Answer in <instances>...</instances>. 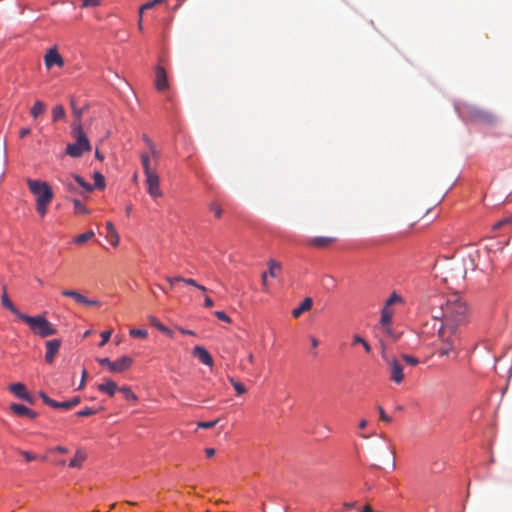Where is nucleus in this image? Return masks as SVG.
<instances>
[{"label": "nucleus", "mask_w": 512, "mask_h": 512, "mask_svg": "<svg viewBox=\"0 0 512 512\" xmlns=\"http://www.w3.org/2000/svg\"><path fill=\"white\" fill-rule=\"evenodd\" d=\"M432 320L425 323L422 333L435 337L433 345L441 357L456 354L458 330L467 324L468 304L458 293L436 295L429 301Z\"/></svg>", "instance_id": "1"}, {"label": "nucleus", "mask_w": 512, "mask_h": 512, "mask_svg": "<svg viewBox=\"0 0 512 512\" xmlns=\"http://www.w3.org/2000/svg\"><path fill=\"white\" fill-rule=\"evenodd\" d=\"M30 192L36 197L35 209L38 215L43 218L47 214L48 206L53 200L54 194L50 185L41 180L26 179Z\"/></svg>", "instance_id": "2"}, {"label": "nucleus", "mask_w": 512, "mask_h": 512, "mask_svg": "<svg viewBox=\"0 0 512 512\" xmlns=\"http://www.w3.org/2000/svg\"><path fill=\"white\" fill-rule=\"evenodd\" d=\"M72 134L76 139L75 143L68 144L66 147V154L78 158L82 156L84 152H88L91 150V145L88 137L84 133L82 129V124L73 123L72 124Z\"/></svg>", "instance_id": "3"}, {"label": "nucleus", "mask_w": 512, "mask_h": 512, "mask_svg": "<svg viewBox=\"0 0 512 512\" xmlns=\"http://www.w3.org/2000/svg\"><path fill=\"white\" fill-rule=\"evenodd\" d=\"M20 320L25 322L35 335L42 338L55 335L57 332L53 325L44 316L41 315L29 316L23 314L20 316Z\"/></svg>", "instance_id": "4"}, {"label": "nucleus", "mask_w": 512, "mask_h": 512, "mask_svg": "<svg viewBox=\"0 0 512 512\" xmlns=\"http://www.w3.org/2000/svg\"><path fill=\"white\" fill-rule=\"evenodd\" d=\"M382 358L389 368L391 380L397 384H400L405 378L403 372L404 364L402 361L396 357H388L384 348L382 350Z\"/></svg>", "instance_id": "5"}, {"label": "nucleus", "mask_w": 512, "mask_h": 512, "mask_svg": "<svg viewBox=\"0 0 512 512\" xmlns=\"http://www.w3.org/2000/svg\"><path fill=\"white\" fill-rule=\"evenodd\" d=\"M465 114L471 121L479 124L493 125L497 121L493 113L479 107H468Z\"/></svg>", "instance_id": "6"}, {"label": "nucleus", "mask_w": 512, "mask_h": 512, "mask_svg": "<svg viewBox=\"0 0 512 512\" xmlns=\"http://www.w3.org/2000/svg\"><path fill=\"white\" fill-rule=\"evenodd\" d=\"M97 362L105 366L111 373H121L128 370L133 363V360L129 356H122L115 361H111L109 358H98Z\"/></svg>", "instance_id": "7"}, {"label": "nucleus", "mask_w": 512, "mask_h": 512, "mask_svg": "<svg viewBox=\"0 0 512 512\" xmlns=\"http://www.w3.org/2000/svg\"><path fill=\"white\" fill-rule=\"evenodd\" d=\"M145 177V183L149 195L153 198L161 197L162 191L160 189V179L157 172L145 174Z\"/></svg>", "instance_id": "8"}, {"label": "nucleus", "mask_w": 512, "mask_h": 512, "mask_svg": "<svg viewBox=\"0 0 512 512\" xmlns=\"http://www.w3.org/2000/svg\"><path fill=\"white\" fill-rule=\"evenodd\" d=\"M44 63L47 69H51L53 66L63 67L64 59L56 48H50L44 56Z\"/></svg>", "instance_id": "9"}, {"label": "nucleus", "mask_w": 512, "mask_h": 512, "mask_svg": "<svg viewBox=\"0 0 512 512\" xmlns=\"http://www.w3.org/2000/svg\"><path fill=\"white\" fill-rule=\"evenodd\" d=\"M46 353H45V361L49 364L53 363L56 355L59 352L61 347V341L59 339L49 340L45 343Z\"/></svg>", "instance_id": "10"}, {"label": "nucleus", "mask_w": 512, "mask_h": 512, "mask_svg": "<svg viewBox=\"0 0 512 512\" xmlns=\"http://www.w3.org/2000/svg\"><path fill=\"white\" fill-rule=\"evenodd\" d=\"M155 86L159 91H164L169 87L167 73L162 66H157L155 69Z\"/></svg>", "instance_id": "11"}, {"label": "nucleus", "mask_w": 512, "mask_h": 512, "mask_svg": "<svg viewBox=\"0 0 512 512\" xmlns=\"http://www.w3.org/2000/svg\"><path fill=\"white\" fill-rule=\"evenodd\" d=\"M268 266H269V271L264 272L261 275V282H262L264 289H266V290L268 289L267 276L269 275L271 277H277V271L281 270V264L273 259L269 260Z\"/></svg>", "instance_id": "12"}, {"label": "nucleus", "mask_w": 512, "mask_h": 512, "mask_svg": "<svg viewBox=\"0 0 512 512\" xmlns=\"http://www.w3.org/2000/svg\"><path fill=\"white\" fill-rule=\"evenodd\" d=\"M192 354H193V356L197 357L201 363L208 365V366L213 365V358L204 347H201V346L194 347Z\"/></svg>", "instance_id": "13"}, {"label": "nucleus", "mask_w": 512, "mask_h": 512, "mask_svg": "<svg viewBox=\"0 0 512 512\" xmlns=\"http://www.w3.org/2000/svg\"><path fill=\"white\" fill-rule=\"evenodd\" d=\"M39 396H40V398L42 399V401L46 405H48V406H50L52 408L64 409V410H70L71 409L70 404H69V400L68 401H63V402L55 401L52 398L48 397L43 391L39 392Z\"/></svg>", "instance_id": "14"}, {"label": "nucleus", "mask_w": 512, "mask_h": 512, "mask_svg": "<svg viewBox=\"0 0 512 512\" xmlns=\"http://www.w3.org/2000/svg\"><path fill=\"white\" fill-rule=\"evenodd\" d=\"M336 241L335 237H324V236H318L310 238L307 243L310 246L316 247V248H326L332 245Z\"/></svg>", "instance_id": "15"}, {"label": "nucleus", "mask_w": 512, "mask_h": 512, "mask_svg": "<svg viewBox=\"0 0 512 512\" xmlns=\"http://www.w3.org/2000/svg\"><path fill=\"white\" fill-rule=\"evenodd\" d=\"M10 410L18 416H27L31 419H35L38 414L22 404L13 403L10 406Z\"/></svg>", "instance_id": "16"}, {"label": "nucleus", "mask_w": 512, "mask_h": 512, "mask_svg": "<svg viewBox=\"0 0 512 512\" xmlns=\"http://www.w3.org/2000/svg\"><path fill=\"white\" fill-rule=\"evenodd\" d=\"M312 306V298L306 297L297 308L292 310V316L294 318H299L304 312L311 310Z\"/></svg>", "instance_id": "17"}, {"label": "nucleus", "mask_w": 512, "mask_h": 512, "mask_svg": "<svg viewBox=\"0 0 512 512\" xmlns=\"http://www.w3.org/2000/svg\"><path fill=\"white\" fill-rule=\"evenodd\" d=\"M1 303L2 305L7 308L8 310H10L13 314H15L19 319H20V316L23 315V313H21L17 308L16 306L11 302V300L9 299L8 297V294H7V291H6V286H3V294L1 296Z\"/></svg>", "instance_id": "18"}, {"label": "nucleus", "mask_w": 512, "mask_h": 512, "mask_svg": "<svg viewBox=\"0 0 512 512\" xmlns=\"http://www.w3.org/2000/svg\"><path fill=\"white\" fill-rule=\"evenodd\" d=\"M87 455L82 448L76 450L74 457L69 462V467L80 468L83 462L86 460Z\"/></svg>", "instance_id": "19"}, {"label": "nucleus", "mask_w": 512, "mask_h": 512, "mask_svg": "<svg viewBox=\"0 0 512 512\" xmlns=\"http://www.w3.org/2000/svg\"><path fill=\"white\" fill-rule=\"evenodd\" d=\"M97 388L100 392L105 393L110 397L114 396L115 392L119 390L116 382L113 380H107L105 383L99 384Z\"/></svg>", "instance_id": "20"}, {"label": "nucleus", "mask_w": 512, "mask_h": 512, "mask_svg": "<svg viewBox=\"0 0 512 512\" xmlns=\"http://www.w3.org/2000/svg\"><path fill=\"white\" fill-rule=\"evenodd\" d=\"M71 178L75 181L76 185L82 189L81 191L84 194L90 193L94 190V187L90 183L86 182L81 176L72 174Z\"/></svg>", "instance_id": "21"}, {"label": "nucleus", "mask_w": 512, "mask_h": 512, "mask_svg": "<svg viewBox=\"0 0 512 512\" xmlns=\"http://www.w3.org/2000/svg\"><path fill=\"white\" fill-rule=\"evenodd\" d=\"M141 164L144 169V174H150L156 172V169L152 167L151 165V158L149 153L142 152L140 154Z\"/></svg>", "instance_id": "22"}, {"label": "nucleus", "mask_w": 512, "mask_h": 512, "mask_svg": "<svg viewBox=\"0 0 512 512\" xmlns=\"http://www.w3.org/2000/svg\"><path fill=\"white\" fill-rule=\"evenodd\" d=\"M46 110V104L43 101H36L30 109V114L34 119H37L44 114Z\"/></svg>", "instance_id": "23"}, {"label": "nucleus", "mask_w": 512, "mask_h": 512, "mask_svg": "<svg viewBox=\"0 0 512 512\" xmlns=\"http://www.w3.org/2000/svg\"><path fill=\"white\" fill-rule=\"evenodd\" d=\"M393 314H394V311L391 308L383 307V309L381 311V319H380L381 325L382 326L390 325Z\"/></svg>", "instance_id": "24"}, {"label": "nucleus", "mask_w": 512, "mask_h": 512, "mask_svg": "<svg viewBox=\"0 0 512 512\" xmlns=\"http://www.w3.org/2000/svg\"><path fill=\"white\" fill-rule=\"evenodd\" d=\"M9 390L19 399H22V396L27 392L25 385L22 383L11 384Z\"/></svg>", "instance_id": "25"}, {"label": "nucleus", "mask_w": 512, "mask_h": 512, "mask_svg": "<svg viewBox=\"0 0 512 512\" xmlns=\"http://www.w3.org/2000/svg\"><path fill=\"white\" fill-rule=\"evenodd\" d=\"M72 203L74 205V213L77 215H88L90 213L89 209L78 199H72Z\"/></svg>", "instance_id": "26"}, {"label": "nucleus", "mask_w": 512, "mask_h": 512, "mask_svg": "<svg viewBox=\"0 0 512 512\" xmlns=\"http://www.w3.org/2000/svg\"><path fill=\"white\" fill-rule=\"evenodd\" d=\"M149 321L151 323L152 326L156 327L159 331L165 333L166 335L168 336H172V331L167 328L166 326H164L156 317H153L151 316L149 318Z\"/></svg>", "instance_id": "27"}, {"label": "nucleus", "mask_w": 512, "mask_h": 512, "mask_svg": "<svg viewBox=\"0 0 512 512\" xmlns=\"http://www.w3.org/2000/svg\"><path fill=\"white\" fill-rule=\"evenodd\" d=\"M70 105H71V108H72V112H73V114L75 116V121L73 123L81 124V117H82L83 109L77 107L76 100H75L74 97L70 98Z\"/></svg>", "instance_id": "28"}, {"label": "nucleus", "mask_w": 512, "mask_h": 512, "mask_svg": "<svg viewBox=\"0 0 512 512\" xmlns=\"http://www.w3.org/2000/svg\"><path fill=\"white\" fill-rule=\"evenodd\" d=\"M62 295L73 298L79 304L85 302V296L75 290H63Z\"/></svg>", "instance_id": "29"}, {"label": "nucleus", "mask_w": 512, "mask_h": 512, "mask_svg": "<svg viewBox=\"0 0 512 512\" xmlns=\"http://www.w3.org/2000/svg\"><path fill=\"white\" fill-rule=\"evenodd\" d=\"M65 109L62 105H56L53 109H52V120L53 122H57L61 119H64L65 118Z\"/></svg>", "instance_id": "30"}, {"label": "nucleus", "mask_w": 512, "mask_h": 512, "mask_svg": "<svg viewBox=\"0 0 512 512\" xmlns=\"http://www.w3.org/2000/svg\"><path fill=\"white\" fill-rule=\"evenodd\" d=\"M94 184L92 185L94 189H104L105 188V179L104 176L100 172H94L93 174Z\"/></svg>", "instance_id": "31"}, {"label": "nucleus", "mask_w": 512, "mask_h": 512, "mask_svg": "<svg viewBox=\"0 0 512 512\" xmlns=\"http://www.w3.org/2000/svg\"><path fill=\"white\" fill-rule=\"evenodd\" d=\"M119 391L124 395L125 399H127L129 401H133V402H137L138 401V397L130 389V387H127V386L121 387V388H119Z\"/></svg>", "instance_id": "32"}, {"label": "nucleus", "mask_w": 512, "mask_h": 512, "mask_svg": "<svg viewBox=\"0 0 512 512\" xmlns=\"http://www.w3.org/2000/svg\"><path fill=\"white\" fill-rule=\"evenodd\" d=\"M94 237V232L93 231H87L83 234H80L78 236L75 237L74 239V242L76 244H84L85 242L91 240L92 238Z\"/></svg>", "instance_id": "33"}, {"label": "nucleus", "mask_w": 512, "mask_h": 512, "mask_svg": "<svg viewBox=\"0 0 512 512\" xmlns=\"http://www.w3.org/2000/svg\"><path fill=\"white\" fill-rule=\"evenodd\" d=\"M403 364H408L410 366H416L419 364V359L408 354H402L399 358Z\"/></svg>", "instance_id": "34"}, {"label": "nucleus", "mask_w": 512, "mask_h": 512, "mask_svg": "<svg viewBox=\"0 0 512 512\" xmlns=\"http://www.w3.org/2000/svg\"><path fill=\"white\" fill-rule=\"evenodd\" d=\"M509 224H512V215H511V216H508V217H505V218H503V219H501V220L497 221V222L493 225L492 229H493L494 231H496V230H499V229H501L502 227H504V226H506V225H509Z\"/></svg>", "instance_id": "35"}, {"label": "nucleus", "mask_w": 512, "mask_h": 512, "mask_svg": "<svg viewBox=\"0 0 512 512\" xmlns=\"http://www.w3.org/2000/svg\"><path fill=\"white\" fill-rule=\"evenodd\" d=\"M230 383L232 384L238 395L246 393V387L242 383L236 381L234 378H230Z\"/></svg>", "instance_id": "36"}, {"label": "nucleus", "mask_w": 512, "mask_h": 512, "mask_svg": "<svg viewBox=\"0 0 512 512\" xmlns=\"http://www.w3.org/2000/svg\"><path fill=\"white\" fill-rule=\"evenodd\" d=\"M129 334H130V336L135 337V338L145 339L148 335V332L145 329L133 328L129 331Z\"/></svg>", "instance_id": "37"}, {"label": "nucleus", "mask_w": 512, "mask_h": 512, "mask_svg": "<svg viewBox=\"0 0 512 512\" xmlns=\"http://www.w3.org/2000/svg\"><path fill=\"white\" fill-rule=\"evenodd\" d=\"M164 1L165 0H153V1L145 3L139 9L140 16L142 15L144 10L151 9V8L155 7L156 5L163 3Z\"/></svg>", "instance_id": "38"}, {"label": "nucleus", "mask_w": 512, "mask_h": 512, "mask_svg": "<svg viewBox=\"0 0 512 512\" xmlns=\"http://www.w3.org/2000/svg\"><path fill=\"white\" fill-rule=\"evenodd\" d=\"M209 208L214 213L216 218H220L222 216L223 209L217 202L210 203Z\"/></svg>", "instance_id": "39"}, {"label": "nucleus", "mask_w": 512, "mask_h": 512, "mask_svg": "<svg viewBox=\"0 0 512 512\" xmlns=\"http://www.w3.org/2000/svg\"><path fill=\"white\" fill-rule=\"evenodd\" d=\"M65 187L71 193H75V194H79V195H84V193L81 190L78 189L76 183H73V182H71L69 180H67L65 182Z\"/></svg>", "instance_id": "40"}, {"label": "nucleus", "mask_w": 512, "mask_h": 512, "mask_svg": "<svg viewBox=\"0 0 512 512\" xmlns=\"http://www.w3.org/2000/svg\"><path fill=\"white\" fill-rule=\"evenodd\" d=\"M106 228H107L108 233L111 236V238H116V242H119V235H118L113 223L108 221L106 223Z\"/></svg>", "instance_id": "41"}, {"label": "nucleus", "mask_w": 512, "mask_h": 512, "mask_svg": "<svg viewBox=\"0 0 512 512\" xmlns=\"http://www.w3.org/2000/svg\"><path fill=\"white\" fill-rule=\"evenodd\" d=\"M182 282L185 283V284L194 286V287L198 288L199 290H201L203 292H205L207 290L205 286L196 283V281L194 279H191V278H183Z\"/></svg>", "instance_id": "42"}, {"label": "nucleus", "mask_w": 512, "mask_h": 512, "mask_svg": "<svg viewBox=\"0 0 512 512\" xmlns=\"http://www.w3.org/2000/svg\"><path fill=\"white\" fill-rule=\"evenodd\" d=\"M400 301H401L400 296H398L395 292H393L390 295V297L387 299L384 307L390 308L391 305H393V304H395L397 302H400Z\"/></svg>", "instance_id": "43"}, {"label": "nucleus", "mask_w": 512, "mask_h": 512, "mask_svg": "<svg viewBox=\"0 0 512 512\" xmlns=\"http://www.w3.org/2000/svg\"><path fill=\"white\" fill-rule=\"evenodd\" d=\"M218 421L219 420L217 419V420L207 421V422H198L197 427L202 428V429H209V428L214 427L218 423Z\"/></svg>", "instance_id": "44"}, {"label": "nucleus", "mask_w": 512, "mask_h": 512, "mask_svg": "<svg viewBox=\"0 0 512 512\" xmlns=\"http://www.w3.org/2000/svg\"><path fill=\"white\" fill-rule=\"evenodd\" d=\"M214 314L219 320L224 321L226 323H231V318L225 312L215 311Z\"/></svg>", "instance_id": "45"}, {"label": "nucleus", "mask_w": 512, "mask_h": 512, "mask_svg": "<svg viewBox=\"0 0 512 512\" xmlns=\"http://www.w3.org/2000/svg\"><path fill=\"white\" fill-rule=\"evenodd\" d=\"M94 414H96V410L88 408V407L77 412V416H79V417H87V416H91Z\"/></svg>", "instance_id": "46"}, {"label": "nucleus", "mask_w": 512, "mask_h": 512, "mask_svg": "<svg viewBox=\"0 0 512 512\" xmlns=\"http://www.w3.org/2000/svg\"><path fill=\"white\" fill-rule=\"evenodd\" d=\"M378 411H379V416H380V420L381 421H384L386 423H390L391 422V417H389L386 412L384 411L383 407L382 406H378Z\"/></svg>", "instance_id": "47"}, {"label": "nucleus", "mask_w": 512, "mask_h": 512, "mask_svg": "<svg viewBox=\"0 0 512 512\" xmlns=\"http://www.w3.org/2000/svg\"><path fill=\"white\" fill-rule=\"evenodd\" d=\"M149 150H150V158H154L155 161H158L159 157H160V152L157 150L156 146L153 144V145H150L149 147Z\"/></svg>", "instance_id": "48"}, {"label": "nucleus", "mask_w": 512, "mask_h": 512, "mask_svg": "<svg viewBox=\"0 0 512 512\" xmlns=\"http://www.w3.org/2000/svg\"><path fill=\"white\" fill-rule=\"evenodd\" d=\"M111 334H112V331L111 330H107V331H104L101 333V342H100V346H104L110 339L111 337Z\"/></svg>", "instance_id": "49"}, {"label": "nucleus", "mask_w": 512, "mask_h": 512, "mask_svg": "<svg viewBox=\"0 0 512 512\" xmlns=\"http://www.w3.org/2000/svg\"><path fill=\"white\" fill-rule=\"evenodd\" d=\"M19 454L22 455L26 461H34L36 459L34 454L25 450H19Z\"/></svg>", "instance_id": "50"}, {"label": "nucleus", "mask_w": 512, "mask_h": 512, "mask_svg": "<svg viewBox=\"0 0 512 512\" xmlns=\"http://www.w3.org/2000/svg\"><path fill=\"white\" fill-rule=\"evenodd\" d=\"M99 3H100L99 0H82L83 7L98 6Z\"/></svg>", "instance_id": "51"}, {"label": "nucleus", "mask_w": 512, "mask_h": 512, "mask_svg": "<svg viewBox=\"0 0 512 512\" xmlns=\"http://www.w3.org/2000/svg\"><path fill=\"white\" fill-rule=\"evenodd\" d=\"M166 280L170 283L171 287L178 283V282H182L183 280V277H180V276H176V277H166Z\"/></svg>", "instance_id": "52"}, {"label": "nucleus", "mask_w": 512, "mask_h": 512, "mask_svg": "<svg viewBox=\"0 0 512 512\" xmlns=\"http://www.w3.org/2000/svg\"><path fill=\"white\" fill-rule=\"evenodd\" d=\"M383 327V332L386 333L387 335H389L390 337H392L394 340L397 339V336L393 334L392 332V329L390 327V325H387V326H382Z\"/></svg>", "instance_id": "53"}, {"label": "nucleus", "mask_w": 512, "mask_h": 512, "mask_svg": "<svg viewBox=\"0 0 512 512\" xmlns=\"http://www.w3.org/2000/svg\"><path fill=\"white\" fill-rule=\"evenodd\" d=\"M81 304L87 306H99L100 302L98 300H89L85 297V302H82Z\"/></svg>", "instance_id": "54"}, {"label": "nucleus", "mask_w": 512, "mask_h": 512, "mask_svg": "<svg viewBox=\"0 0 512 512\" xmlns=\"http://www.w3.org/2000/svg\"><path fill=\"white\" fill-rule=\"evenodd\" d=\"M81 398L79 396H75L72 399L69 400V404L71 409L80 404Z\"/></svg>", "instance_id": "55"}, {"label": "nucleus", "mask_w": 512, "mask_h": 512, "mask_svg": "<svg viewBox=\"0 0 512 512\" xmlns=\"http://www.w3.org/2000/svg\"><path fill=\"white\" fill-rule=\"evenodd\" d=\"M30 132H31L30 128H28V127H23V128H21V129H20V131H19V136H20V138H22V139H23V138H25L27 135H29V134H30Z\"/></svg>", "instance_id": "56"}, {"label": "nucleus", "mask_w": 512, "mask_h": 512, "mask_svg": "<svg viewBox=\"0 0 512 512\" xmlns=\"http://www.w3.org/2000/svg\"><path fill=\"white\" fill-rule=\"evenodd\" d=\"M309 340L311 342V347L312 349H316L319 345V340L315 337V336H309Z\"/></svg>", "instance_id": "57"}, {"label": "nucleus", "mask_w": 512, "mask_h": 512, "mask_svg": "<svg viewBox=\"0 0 512 512\" xmlns=\"http://www.w3.org/2000/svg\"><path fill=\"white\" fill-rule=\"evenodd\" d=\"M21 400L27 401L30 404L34 403V397L28 391L22 396Z\"/></svg>", "instance_id": "58"}, {"label": "nucleus", "mask_w": 512, "mask_h": 512, "mask_svg": "<svg viewBox=\"0 0 512 512\" xmlns=\"http://www.w3.org/2000/svg\"><path fill=\"white\" fill-rule=\"evenodd\" d=\"M86 377H87V371H86V369H83L82 370L81 382H80V385L78 387V390H80V389H82L84 387Z\"/></svg>", "instance_id": "59"}, {"label": "nucleus", "mask_w": 512, "mask_h": 512, "mask_svg": "<svg viewBox=\"0 0 512 512\" xmlns=\"http://www.w3.org/2000/svg\"><path fill=\"white\" fill-rule=\"evenodd\" d=\"M204 305L207 308H211L214 305V302L209 296H205Z\"/></svg>", "instance_id": "60"}, {"label": "nucleus", "mask_w": 512, "mask_h": 512, "mask_svg": "<svg viewBox=\"0 0 512 512\" xmlns=\"http://www.w3.org/2000/svg\"><path fill=\"white\" fill-rule=\"evenodd\" d=\"M216 451L214 448H206L205 449V454L208 458H211L215 455Z\"/></svg>", "instance_id": "61"}, {"label": "nucleus", "mask_w": 512, "mask_h": 512, "mask_svg": "<svg viewBox=\"0 0 512 512\" xmlns=\"http://www.w3.org/2000/svg\"><path fill=\"white\" fill-rule=\"evenodd\" d=\"M364 341H365V339H363V338H362L361 336H359V335H355V336L353 337V344H354V345H355V344H362V343H364Z\"/></svg>", "instance_id": "62"}, {"label": "nucleus", "mask_w": 512, "mask_h": 512, "mask_svg": "<svg viewBox=\"0 0 512 512\" xmlns=\"http://www.w3.org/2000/svg\"><path fill=\"white\" fill-rule=\"evenodd\" d=\"M55 451H57L59 453H62V454L68 453V449L66 447H63V446H57L55 448Z\"/></svg>", "instance_id": "63"}, {"label": "nucleus", "mask_w": 512, "mask_h": 512, "mask_svg": "<svg viewBox=\"0 0 512 512\" xmlns=\"http://www.w3.org/2000/svg\"><path fill=\"white\" fill-rule=\"evenodd\" d=\"M361 345L364 347V349H365V351H366L367 353H370V352H371V346H370V344H369L366 340H365V341H364V343H362Z\"/></svg>", "instance_id": "64"}]
</instances>
